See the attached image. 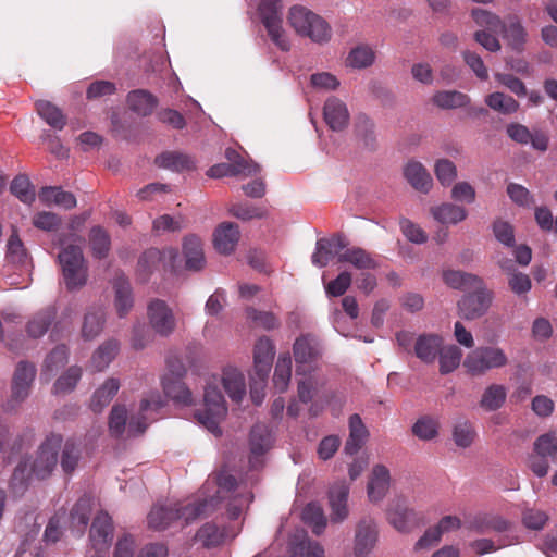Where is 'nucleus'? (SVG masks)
I'll return each instance as SVG.
<instances>
[{"mask_svg":"<svg viewBox=\"0 0 557 557\" xmlns=\"http://www.w3.org/2000/svg\"><path fill=\"white\" fill-rule=\"evenodd\" d=\"M218 503L214 497H211L186 505H156L148 515V524L154 530H164L177 521H183L182 527H184L213 513Z\"/></svg>","mask_w":557,"mask_h":557,"instance_id":"1","label":"nucleus"},{"mask_svg":"<svg viewBox=\"0 0 557 557\" xmlns=\"http://www.w3.org/2000/svg\"><path fill=\"white\" fill-rule=\"evenodd\" d=\"M163 407V401L159 394H151L143 398L139 406V412L128 418L127 409L124 405L115 404L109 414V431L114 437H121L125 432L128 436L144 434L148 426V419H153L150 413L157 412Z\"/></svg>","mask_w":557,"mask_h":557,"instance_id":"2","label":"nucleus"},{"mask_svg":"<svg viewBox=\"0 0 557 557\" xmlns=\"http://www.w3.org/2000/svg\"><path fill=\"white\" fill-rule=\"evenodd\" d=\"M287 21L296 34L308 37L313 42L325 44L331 40L332 28L330 24L306 7L293 5L288 11Z\"/></svg>","mask_w":557,"mask_h":557,"instance_id":"3","label":"nucleus"},{"mask_svg":"<svg viewBox=\"0 0 557 557\" xmlns=\"http://www.w3.org/2000/svg\"><path fill=\"white\" fill-rule=\"evenodd\" d=\"M58 258L66 288L75 290L85 286L88 278V268L82 247L67 245L62 248Z\"/></svg>","mask_w":557,"mask_h":557,"instance_id":"4","label":"nucleus"},{"mask_svg":"<svg viewBox=\"0 0 557 557\" xmlns=\"http://www.w3.org/2000/svg\"><path fill=\"white\" fill-rule=\"evenodd\" d=\"M258 15L272 42L282 51H289L290 42L283 28L282 0H260Z\"/></svg>","mask_w":557,"mask_h":557,"instance_id":"5","label":"nucleus"},{"mask_svg":"<svg viewBox=\"0 0 557 557\" xmlns=\"http://www.w3.org/2000/svg\"><path fill=\"white\" fill-rule=\"evenodd\" d=\"M205 408L196 412V418L200 424L216 436L222 434L219 426L220 422L227 413V407L223 394L215 382H209L205 388L203 395Z\"/></svg>","mask_w":557,"mask_h":557,"instance_id":"6","label":"nucleus"},{"mask_svg":"<svg viewBox=\"0 0 557 557\" xmlns=\"http://www.w3.org/2000/svg\"><path fill=\"white\" fill-rule=\"evenodd\" d=\"M508 364L505 351L496 346H481L470 351L463 367L471 375H483L492 369H500Z\"/></svg>","mask_w":557,"mask_h":557,"instance_id":"7","label":"nucleus"},{"mask_svg":"<svg viewBox=\"0 0 557 557\" xmlns=\"http://www.w3.org/2000/svg\"><path fill=\"white\" fill-rule=\"evenodd\" d=\"M63 442L60 434L51 433L40 444L35 459L29 463L34 476L44 480L51 475L58 463V455Z\"/></svg>","mask_w":557,"mask_h":557,"instance_id":"8","label":"nucleus"},{"mask_svg":"<svg viewBox=\"0 0 557 557\" xmlns=\"http://www.w3.org/2000/svg\"><path fill=\"white\" fill-rule=\"evenodd\" d=\"M36 376V368L27 361H20L12 379L11 397L5 405L7 411L15 410L29 395Z\"/></svg>","mask_w":557,"mask_h":557,"instance_id":"9","label":"nucleus"},{"mask_svg":"<svg viewBox=\"0 0 557 557\" xmlns=\"http://www.w3.org/2000/svg\"><path fill=\"white\" fill-rule=\"evenodd\" d=\"M473 293H468L458 301V311L461 318L466 320H475L483 317L490 309L494 294L487 289L482 282L473 287Z\"/></svg>","mask_w":557,"mask_h":557,"instance_id":"10","label":"nucleus"},{"mask_svg":"<svg viewBox=\"0 0 557 557\" xmlns=\"http://www.w3.org/2000/svg\"><path fill=\"white\" fill-rule=\"evenodd\" d=\"M293 354L297 364V373H305L313 367L321 357L318 338L312 334H302L293 345Z\"/></svg>","mask_w":557,"mask_h":557,"instance_id":"11","label":"nucleus"},{"mask_svg":"<svg viewBox=\"0 0 557 557\" xmlns=\"http://www.w3.org/2000/svg\"><path fill=\"white\" fill-rule=\"evenodd\" d=\"M147 314L150 326L160 336H170L176 326V320L172 309L164 300L153 299L149 302Z\"/></svg>","mask_w":557,"mask_h":557,"instance_id":"12","label":"nucleus"},{"mask_svg":"<svg viewBox=\"0 0 557 557\" xmlns=\"http://www.w3.org/2000/svg\"><path fill=\"white\" fill-rule=\"evenodd\" d=\"M274 356L273 342L267 336L260 337L253 348V372L260 379L261 386L267 383Z\"/></svg>","mask_w":557,"mask_h":557,"instance_id":"13","label":"nucleus"},{"mask_svg":"<svg viewBox=\"0 0 557 557\" xmlns=\"http://www.w3.org/2000/svg\"><path fill=\"white\" fill-rule=\"evenodd\" d=\"M90 542L97 552L107 549L113 540V523L111 517L100 511L90 527Z\"/></svg>","mask_w":557,"mask_h":557,"instance_id":"14","label":"nucleus"},{"mask_svg":"<svg viewBox=\"0 0 557 557\" xmlns=\"http://www.w3.org/2000/svg\"><path fill=\"white\" fill-rule=\"evenodd\" d=\"M377 540V531L371 518H363L359 521L355 535L356 557H366L374 547Z\"/></svg>","mask_w":557,"mask_h":557,"instance_id":"15","label":"nucleus"},{"mask_svg":"<svg viewBox=\"0 0 557 557\" xmlns=\"http://www.w3.org/2000/svg\"><path fill=\"white\" fill-rule=\"evenodd\" d=\"M186 369L183 363L178 364L176 376H163L162 387L168 397L173 399L175 403L183 405H190L193 401V395L190 389L182 381L185 375Z\"/></svg>","mask_w":557,"mask_h":557,"instance_id":"16","label":"nucleus"},{"mask_svg":"<svg viewBox=\"0 0 557 557\" xmlns=\"http://www.w3.org/2000/svg\"><path fill=\"white\" fill-rule=\"evenodd\" d=\"M387 518L391 524L399 532H410L421 523L419 513L399 502L389 507Z\"/></svg>","mask_w":557,"mask_h":557,"instance_id":"17","label":"nucleus"},{"mask_svg":"<svg viewBox=\"0 0 557 557\" xmlns=\"http://www.w3.org/2000/svg\"><path fill=\"white\" fill-rule=\"evenodd\" d=\"M349 487L346 482L335 483L329 492V504L331 507L330 518L332 522H342L348 517Z\"/></svg>","mask_w":557,"mask_h":557,"instance_id":"18","label":"nucleus"},{"mask_svg":"<svg viewBox=\"0 0 557 557\" xmlns=\"http://www.w3.org/2000/svg\"><path fill=\"white\" fill-rule=\"evenodd\" d=\"M325 123L332 131L339 132L349 123V112L346 104L336 97L329 98L323 108Z\"/></svg>","mask_w":557,"mask_h":557,"instance_id":"19","label":"nucleus"},{"mask_svg":"<svg viewBox=\"0 0 557 557\" xmlns=\"http://www.w3.org/2000/svg\"><path fill=\"white\" fill-rule=\"evenodd\" d=\"M239 227L232 222L221 223L214 231V248L223 255H230L235 250L239 240Z\"/></svg>","mask_w":557,"mask_h":557,"instance_id":"20","label":"nucleus"},{"mask_svg":"<svg viewBox=\"0 0 557 557\" xmlns=\"http://www.w3.org/2000/svg\"><path fill=\"white\" fill-rule=\"evenodd\" d=\"M113 288L115 290L114 307L116 313L120 318H124L134 305L131 283L123 273H119L114 277Z\"/></svg>","mask_w":557,"mask_h":557,"instance_id":"21","label":"nucleus"},{"mask_svg":"<svg viewBox=\"0 0 557 557\" xmlns=\"http://www.w3.org/2000/svg\"><path fill=\"white\" fill-rule=\"evenodd\" d=\"M404 176L416 190L426 194L433 185V180L422 163L411 160L404 168Z\"/></svg>","mask_w":557,"mask_h":557,"instance_id":"22","label":"nucleus"},{"mask_svg":"<svg viewBox=\"0 0 557 557\" xmlns=\"http://www.w3.org/2000/svg\"><path fill=\"white\" fill-rule=\"evenodd\" d=\"M442 346V336L436 334H422L414 341V355L424 363H433Z\"/></svg>","mask_w":557,"mask_h":557,"instance_id":"23","label":"nucleus"},{"mask_svg":"<svg viewBox=\"0 0 557 557\" xmlns=\"http://www.w3.org/2000/svg\"><path fill=\"white\" fill-rule=\"evenodd\" d=\"M183 255L185 257V267L189 271H200L205 268L206 258L203 253L202 242L199 237L187 236L183 243Z\"/></svg>","mask_w":557,"mask_h":557,"instance_id":"24","label":"nucleus"},{"mask_svg":"<svg viewBox=\"0 0 557 557\" xmlns=\"http://www.w3.org/2000/svg\"><path fill=\"white\" fill-rule=\"evenodd\" d=\"M272 443V435L269 428L263 423H257L252 426L250 432V451L251 456L249 462L255 467V462L261 457L270 447Z\"/></svg>","mask_w":557,"mask_h":557,"instance_id":"25","label":"nucleus"},{"mask_svg":"<svg viewBox=\"0 0 557 557\" xmlns=\"http://www.w3.org/2000/svg\"><path fill=\"white\" fill-rule=\"evenodd\" d=\"M120 381L115 377L107 379L92 394L89 408L95 413H100L113 399L120 389Z\"/></svg>","mask_w":557,"mask_h":557,"instance_id":"26","label":"nucleus"},{"mask_svg":"<svg viewBox=\"0 0 557 557\" xmlns=\"http://www.w3.org/2000/svg\"><path fill=\"white\" fill-rule=\"evenodd\" d=\"M389 471L383 465H376L368 483V496L372 502L381 500L389 486Z\"/></svg>","mask_w":557,"mask_h":557,"instance_id":"27","label":"nucleus"},{"mask_svg":"<svg viewBox=\"0 0 557 557\" xmlns=\"http://www.w3.org/2000/svg\"><path fill=\"white\" fill-rule=\"evenodd\" d=\"M127 104L138 115L148 116L158 106V99L147 90L136 89L127 95Z\"/></svg>","mask_w":557,"mask_h":557,"instance_id":"28","label":"nucleus"},{"mask_svg":"<svg viewBox=\"0 0 557 557\" xmlns=\"http://www.w3.org/2000/svg\"><path fill=\"white\" fill-rule=\"evenodd\" d=\"M222 383L225 392L233 401L239 403L243 399L246 393V384L245 376L239 370L235 368L224 369Z\"/></svg>","mask_w":557,"mask_h":557,"instance_id":"29","label":"nucleus"},{"mask_svg":"<svg viewBox=\"0 0 557 557\" xmlns=\"http://www.w3.org/2000/svg\"><path fill=\"white\" fill-rule=\"evenodd\" d=\"M369 432L359 414L355 413L349 418V437L345 444V453L355 455L363 446Z\"/></svg>","mask_w":557,"mask_h":557,"instance_id":"30","label":"nucleus"},{"mask_svg":"<svg viewBox=\"0 0 557 557\" xmlns=\"http://www.w3.org/2000/svg\"><path fill=\"white\" fill-rule=\"evenodd\" d=\"M154 163L162 169H168L175 172L190 171L195 169L194 160L182 152L165 151L159 154Z\"/></svg>","mask_w":557,"mask_h":557,"instance_id":"31","label":"nucleus"},{"mask_svg":"<svg viewBox=\"0 0 557 557\" xmlns=\"http://www.w3.org/2000/svg\"><path fill=\"white\" fill-rule=\"evenodd\" d=\"M106 313L101 307H90L84 315L82 337L86 341L96 338L103 330Z\"/></svg>","mask_w":557,"mask_h":557,"instance_id":"32","label":"nucleus"},{"mask_svg":"<svg viewBox=\"0 0 557 557\" xmlns=\"http://www.w3.org/2000/svg\"><path fill=\"white\" fill-rule=\"evenodd\" d=\"M39 200L45 205H55L66 210L76 207V198L70 193L63 190L61 187H42L38 194Z\"/></svg>","mask_w":557,"mask_h":557,"instance_id":"33","label":"nucleus"},{"mask_svg":"<svg viewBox=\"0 0 557 557\" xmlns=\"http://www.w3.org/2000/svg\"><path fill=\"white\" fill-rule=\"evenodd\" d=\"M120 350V343L116 339H108L102 343L94 352L90 366L95 371L104 370L115 358Z\"/></svg>","mask_w":557,"mask_h":557,"instance_id":"34","label":"nucleus"},{"mask_svg":"<svg viewBox=\"0 0 557 557\" xmlns=\"http://www.w3.org/2000/svg\"><path fill=\"white\" fill-rule=\"evenodd\" d=\"M431 214L442 224H457L467 218L468 212L460 206L445 202L431 208Z\"/></svg>","mask_w":557,"mask_h":557,"instance_id":"35","label":"nucleus"},{"mask_svg":"<svg viewBox=\"0 0 557 557\" xmlns=\"http://www.w3.org/2000/svg\"><path fill=\"white\" fill-rule=\"evenodd\" d=\"M443 281L454 289L468 290L482 284V278L472 273L459 270H446L443 272Z\"/></svg>","mask_w":557,"mask_h":557,"instance_id":"36","label":"nucleus"},{"mask_svg":"<svg viewBox=\"0 0 557 557\" xmlns=\"http://www.w3.org/2000/svg\"><path fill=\"white\" fill-rule=\"evenodd\" d=\"M337 261L341 263H350L359 270L374 269L377 265L370 253L360 247L345 249L338 255Z\"/></svg>","mask_w":557,"mask_h":557,"instance_id":"37","label":"nucleus"},{"mask_svg":"<svg viewBox=\"0 0 557 557\" xmlns=\"http://www.w3.org/2000/svg\"><path fill=\"white\" fill-rule=\"evenodd\" d=\"M432 102L440 109L451 110L468 106L470 98L457 90H441L433 95Z\"/></svg>","mask_w":557,"mask_h":557,"instance_id":"38","label":"nucleus"},{"mask_svg":"<svg viewBox=\"0 0 557 557\" xmlns=\"http://www.w3.org/2000/svg\"><path fill=\"white\" fill-rule=\"evenodd\" d=\"M57 311L48 307L37 312L27 323V333L33 338L41 337L54 321Z\"/></svg>","mask_w":557,"mask_h":557,"instance_id":"39","label":"nucleus"},{"mask_svg":"<svg viewBox=\"0 0 557 557\" xmlns=\"http://www.w3.org/2000/svg\"><path fill=\"white\" fill-rule=\"evenodd\" d=\"M36 111L47 124L55 129H62L66 124V117L62 111L47 100L37 101Z\"/></svg>","mask_w":557,"mask_h":557,"instance_id":"40","label":"nucleus"},{"mask_svg":"<svg viewBox=\"0 0 557 557\" xmlns=\"http://www.w3.org/2000/svg\"><path fill=\"white\" fill-rule=\"evenodd\" d=\"M165 253L157 248L146 250L139 258L137 263V276L141 282H146L152 272L158 268Z\"/></svg>","mask_w":557,"mask_h":557,"instance_id":"41","label":"nucleus"},{"mask_svg":"<svg viewBox=\"0 0 557 557\" xmlns=\"http://www.w3.org/2000/svg\"><path fill=\"white\" fill-rule=\"evenodd\" d=\"M89 245L92 256L103 259L111 248V238L108 232L101 226H94L89 232Z\"/></svg>","mask_w":557,"mask_h":557,"instance_id":"42","label":"nucleus"},{"mask_svg":"<svg viewBox=\"0 0 557 557\" xmlns=\"http://www.w3.org/2000/svg\"><path fill=\"white\" fill-rule=\"evenodd\" d=\"M375 60L374 50L368 45H359L350 50L346 58V65L352 69H366Z\"/></svg>","mask_w":557,"mask_h":557,"instance_id":"43","label":"nucleus"},{"mask_svg":"<svg viewBox=\"0 0 557 557\" xmlns=\"http://www.w3.org/2000/svg\"><path fill=\"white\" fill-rule=\"evenodd\" d=\"M500 29L508 45L515 50H521L525 42V30L521 23L516 18H510L507 23H503Z\"/></svg>","mask_w":557,"mask_h":557,"instance_id":"44","label":"nucleus"},{"mask_svg":"<svg viewBox=\"0 0 557 557\" xmlns=\"http://www.w3.org/2000/svg\"><path fill=\"white\" fill-rule=\"evenodd\" d=\"M506 397L507 391L505 386L492 384L484 391L480 406L486 411H495L504 405Z\"/></svg>","mask_w":557,"mask_h":557,"instance_id":"45","label":"nucleus"},{"mask_svg":"<svg viewBox=\"0 0 557 557\" xmlns=\"http://www.w3.org/2000/svg\"><path fill=\"white\" fill-rule=\"evenodd\" d=\"M292 376V358L289 354L280 355L273 375L275 388L283 393L287 389Z\"/></svg>","mask_w":557,"mask_h":557,"instance_id":"46","label":"nucleus"},{"mask_svg":"<svg viewBox=\"0 0 557 557\" xmlns=\"http://www.w3.org/2000/svg\"><path fill=\"white\" fill-rule=\"evenodd\" d=\"M437 356L440 358V372L448 374L459 367L462 351L456 345L442 346Z\"/></svg>","mask_w":557,"mask_h":557,"instance_id":"47","label":"nucleus"},{"mask_svg":"<svg viewBox=\"0 0 557 557\" xmlns=\"http://www.w3.org/2000/svg\"><path fill=\"white\" fill-rule=\"evenodd\" d=\"M91 506L89 497H81L75 503L70 513L72 527L77 528L81 532L86 529L91 513Z\"/></svg>","mask_w":557,"mask_h":557,"instance_id":"48","label":"nucleus"},{"mask_svg":"<svg viewBox=\"0 0 557 557\" xmlns=\"http://www.w3.org/2000/svg\"><path fill=\"white\" fill-rule=\"evenodd\" d=\"M485 103L502 114H512L519 109V102L516 101L511 96L505 95L504 92H492L485 98Z\"/></svg>","mask_w":557,"mask_h":557,"instance_id":"49","label":"nucleus"},{"mask_svg":"<svg viewBox=\"0 0 557 557\" xmlns=\"http://www.w3.org/2000/svg\"><path fill=\"white\" fill-rule=\"evenodd\" d=\"M302 520L312 528V532L320 535L326 527V518L320 505L310 503L302 510Z\"/></svg>","mask_w":557,"mask_h":557,"instance_id":"50","label":"nucleus"},{"mask_svg":"<svg viewBox=\"0 0 557 557\" xmlns=\"http://www.w3.org/2000/svg\"><path fill=\"white\" fill-rule=\"evenodd\" d=\"M82 377V369L77 366L70 367L53 384V394H69L76 387Z\"/></svg>","mask_w":557,"mask_h":557,"instance_id":"51","label":"nucleus"},{"mask_svg":"<svg viewBox=\"0 0 557 557\" xmlns=\"http://www.w3.org/2000/svg\"><path fill=\"white\" fill-rule=\"evenodd\" d=\"M196 539L201 542L203 547L212 548L224 542L225 532L224 530H220L218 525L213 523H206L198 530Z\"/></svg>","mask_w":557,"mask_h":557,"instance_id":"52","label":"nucleus"},{"mask_svg":"<svg viewBox=\"0 0 557 557\" xmlns=\"http://www.w3.org/2000/svg\"><path fill=\"white\" fill-rule=\"evenodd\" d=\"M10 191L24 203L30 205L35 200V189L25 174H20L13 178Z\"/></svg>","mask_w":557,"mask_h":557,"instance_id":"53","label":"nucleus"},{"mask_svg":"<svg viewBox=\"0 0 557 557\" xmlns=\"http://www.w3.org/2000/svg\"><path fill=\"white\" fill-rule=\"evenodd\" d=\"M27 257V250L18 236L17 230L13 228L7 243V259L15 264H24Z\"/></svg>","mask_w":557,"mask_h":557,"instance_id":"54","label":"nucleus"},{"mask_svg":"<svg viewBox=\"0 0 557 557\" xmlns=\"http://www.w3.org/2000/svg\"><path fill=\"white\" fill-rule=\"evenodd\" d=\"M475 437V431L471 422L465 419L458 420L453 429V440L458 447H469Z\"/></svg>","mask_w":557,"mask_h":557,"instance_id":"55","label":"nucleus"},{"mask_svg":"<svg viewBox=\"0 0 557 557\" xmlns=\"http://www.w3.org/2000/svg\"><path fill=\"white\" fill-rule=\"evenodd\" d=\"M33 475L28 460L24 459L15 467L11 480L10 487L15 493H23L28 485V480Z\"/></svg>","mask_w":557,"mask_h":557,"instance_id":"56","label":"nucleus"},{"mask_svg":"<svg viewBox=\"0 0 557 557\" xmlns=\"http://www.w3.org/2000/svg\"><path fill=\"white\" fill-rule=\"evenodd\" d=\"M412 433L422 441L433 440L438 434V423L435 419L424 416L413 424Z\"/></svg>","mask_w":557,"mask_h":557,"instance_id":"57","label":"nucleus"},{"mask_svg":"<svg viewBox=\"0 0 557 557\" xmlns=\"http://www.w3.org/2000/svg\"><path fill=\"white\" fill-rule=\"evenodd\" d=\"M81 450L74 441H66L62 450L61 467L65 473H72L79 460Z\"/></svg>","mask_w":557,"mask_h":557,"instance_id":"58","label":"nucleus"},{"mask_svg":"<svg viewBox=\"0 0 557 557\" xmlns=\"http://www.w3.org/2000/svg\"><path fill=\"white\" fill-rule=\"evenodd\" d=\"M471 16L478 26L486 27L491 32H498L503 26L499 16L484 9H473Z\"/></svg>","mask_w":557,"mask_h":557,"instance_id":"59","label":"nucleus"},{"mask_svg":"<svg viewBox=\"0 0 557 557\" xmlns=\"http://www.w3.org/2000/svg\"><path fill=\"white\" fill-rule=\"evenodd\" d=\"M436 178L443 186H449L457 177V168L448 159H440L434 166Z\"/></svg>","mask_w":557,"mask_h":557,"instance_id":"60","label":"nucleus"},{"mask_svg":"<svg viewBox=\"0 0 557 557\" xmlns=\"http://www.w3.org/2000/svg\"><path fill=\"white\" fill-rule=\"evenodd\" d=\"M69 358V349L65 345L57 346L45 359L44 372H54L62 368Z\"/></svg>","mask_w":557,"mask_h":557,"instance_id":"61","label":"nucleus"},{"mask_svg":"<svg viewBox=\"0 0 557 557\" xmlns=\"http://www.w3.org/2000/svg\"><path fill=\"white\" fill-rule=\"evenodd\" d=\"M230 213L239 220L249 221L263 218L267 211L249 203H234L230 208Z\"/></svg>","mask_w":557,"mask_h":557,"instance_id":"62","label":"nucleus"},{"mask_svg":"<svg viewBox=\"0 0 557 557\" xmlns=\"http://www.w3.org/2000/svg\"><path fill=\"white\" fill-rule=\"evenodd\" d=\"M400 231L404 236L411 243L424 244L428 240L426 233L416 223L407 218L399 220Z\"/></svg>","mask_w":557,"mask_h":557,"instance_id":"63","label":"nucleus"},{"mask_svg":"<svg viewBox=\"0 0 557 557\" xmlns=\"http://www.w3.org/2000/svg\"><path fill=\"white\" fill-rule=\"evenodd\" d=\"M335 255L330 239L321 238L317 242L315 251L312 255V263L319 268L327 265Z\"/></svg>","mask_w":557,"mask_h":557,"instance_id":"64","label":"nucleus"}]
</instances>
